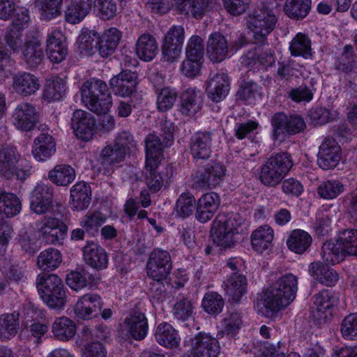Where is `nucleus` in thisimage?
Returning a JSON list of instances; mask_svg holds the SVG:
<instances>
[{
  "instance_id": "b1692460",
  "label": "nucleus",
  "mask_w": 357,
  "mask_h": 357,
  "mask_svg": "<svg viewBox=\"0 0 357 357\" xmlns=\"http://www.w3.org/2000/svg\"><path fill=\"white\" fill-rule=\"evenodd\" d=\"M13 88L22 96H28L35 93L40 88L38 79L29 73H19L13 77Z\"/></svg>"
},
{
  "instance_id": "f03ea898",
  "label": "nucleus",
  "mask_w": 357,
  "mask_h": 357,
  "mask_svg": "<svg viewBox=\"0 0 357 357\" xmlns=\"http://www.w3.org/2000/svg\"><path fill=\"white\" fill-rule=\"evenodd\" d=\"M82 101L91 112L97 114H107L112 105L109 88L104 81L91 78L81 88Z\"/></svg>"
},
{
  "instance_id": "bb28decb",
  "label": "nucleus",
  "mask_w": 357,
  "mask_h": 357,
  "mask_svg": "<svg viewBox=\"0 0 357 357\" xmlns=\"http://www.w3.org/2000/svg\"><path fill=\"white\" fill-rule=\"evenodd\" d=\"M56 151V142L47 132L40 133L33 142L32 153L38 161H45Z\"/></svg>"
},
{
  "instance_id": "ddd939ff",
  "label": "nucleus",
  "mask_w": 357,
  "mask_h": 357,
  "mask_svg": "<svg viewBox=\"0 0 357 357\" xmlns=\"http://www.w3.org/2000/svg\"><path fill=\"white\" fill-rule=\"evenodd\" d=\"M52 188L45 183H38L30 197V208L38 215L47 213L52 206Z\"/></svg>"
},
{
  "instance_id": "f3484780",
  "label": "nucleus",
  "mask_w": 357,
  "mask_h": 357,
  "mask_svg": "<svg viewBox=\"0 0 357 357\" xmlns=\"http://www.w3.org/2000/svg\"><path fill=\"white\" fill-rule=\"evenodd\" d=\"M38 114L35 107L28 102L19 104L13 114V124L20 130H31L38 121Z\"/></svg>"
},
{
  "instance_id": "1a4fd4ad",
  "label": "nucleus",
  "mask_w": 357,
  "mask_h": 357,
  "mask_svg": "<svg viewBox=\"0 0 357 357\" xmlns=\"http://www.w3.org/2000/svg\"><path fill=\"white\" fill-rule=\"evenodd\" d=\"M194 357H218L220 345L218 340L208 333L200 332L189 341Z\"/></svg>"
},
{
  "instance_id": "4d7b16f0",
  "label": "nucleus",
  "mask_w": 357,
  "mask_h": 357,
  "mask_svg": "<svg viewBox=\"0 0 357 357\" xmlns=\"http://www.w3.org/2000/svg\"><path fill=\"white\" fill-rule=\"evenodd\" d=\"M196 200L194 196L188 192L182 193L176 201L174 210L176 215L181 218L191 215L195 208Z\"/></svg>"
},
{
  "instance_id": "37998d69",
  "label": "nucleus",
  "mask_w": 357,
  "mask_h": 357,
  "mask_svg": "<svg viewBox=\"0 0 357 357\" xmlns=\"http://www.w3.org/2000/svg\"><path fill=\"white\" fill-rule=\"evenodd\" d=\"M35 4L43 20L50 21L62 14L63 0H36Z\"/></svg>"
},
{
  "instance_id": "3c124183",
  "label": "nucleus",
  "mask_w": 357,
  "mask_h": 357,
  "mask_svg": "<svg viewBox=\"0 0 357 357\" xmlns=\"http://www.w3.org/2000/svg\"><path fill=\"white\" fill-rule=\"evenodd\" d=\"M289 50L291 55L295 56H302L304 59L312 56L311 41L306 35L302 33H297L293 38Z\"/></svg>"
},
{
  "instance_id": "f704fd0d",
  "label": "nucleus",
  "mask_w": 357,
  "mask_h": 357,
  "mask_svg": "<svg viewBox=\"0 0 357 357\" xmlns=\"http://www.w3.org/2000/svg\"><path fill=\"white\" fill-rule=\"evenodd\" d=\"M212 0H175L177 10L184 15L202 18L208 10Z\"/></svg>"
},
{
  "instance_id": "7c9ffc66",
  "label": "nucleus",
  "mask_w": 357,
  "mask_h": 357,
  "mask_svg": "<svg viewBox=\"0 0 357 357\" xmlns=\"http://www.w3.org/2000/svg\"><path fill=\"white\" fill-rule=\"evenodd\" d=\"M137 56L142 61H152L158 52L156 39L149 33L141 35L135 45Z\"/></svg>"
},
{
  "instance_id": "052dcab7",
  "label": "nucleus",
  "mask_w": 357,
  "mask_h": 357,
  "mask_svg": "<svg viewBox=\"0 0 357 357\" xmlns=\"http://www.w3.org/2000/svg\"><path fill=\"white\" fill-rule=\"evenodd\" d=\"M346 255H357V230L347 229L339 237Z\"/></svg>"
},
{
  "instance_id": "0eeeda50",
  "label": "nucleus",
  "mask_w": 357,
  "mask_h": 357,
  "mask_svg": "<svg viewBox=\"0 0 357 357\" xmlns=\"http://www.w3.org/2000/svg\"><path fill=\"white\" fill-rule=\"evenodd\" d=\"M172 269L170 254L164 250L155 248L149 254L146 264L149 277L157 282L166 279Z\"/></svg>"
},
{
  "instance_id": "7ed1b4c3",
  "label": "nucleus",
  "mask_w": 357,
  "mask_h": 357,
  "mask_svg": "<svg viewBox=\"0 0 357 357\" xmlns=\"http://www.w3.org/2000/svg\"><path fill=\"white\" fill-rule=\"evenodd\" d=\"M276 22L273 10L264 3L248 17L247 26L252 32L257 45L261 46L267 43V36L274 29Z\"/></svg>"
},
{
  "instance_id": "20e7f679",
  "label": "nucleus",
  "mask_w": 357,
  "mask_h": 357,
  "mask_svg": "<svg viewBox=\"0 0 357 357\" xmlns=\"http://www.w3.org/2000/svg\"><path fill=\"white\" fill-rule=\"evenodd\" d=\"M293 166L291 155L287 152L277 153L270 157L261 167L259 180L267 186L278 185Z\"/></svg>"
},
{
  "instance_id": "a878e982",
  "label": "nucleus",
  "mask_w": 357,
  "mask_h": 357,
  "mask_svg": "<svg viewBox=\"0 0 357 357\" xmlns=\"http://www.w3.org/2000/svg\"><path fill=\"white\" fill-rule=\"evenodd\" d=\"M83 256L86 263L95 269L102 270L107 266L108 257L105 250L93 242H88L84 247Z\"/></svg>"
},
{
  "instance_id": "5701e85b",
  "label": "nucleus",
  "mask_w": 357,
  "mask_h": 357,
  "mask_svg": "<svg viewBox=\"0 0 357 357\" xmlns=\"http://www.w3.org/2000/svg\"><path fill=\"white\" fill-rule=\"evenodd\" d=\"M308 273L317 282L329 287L334 286L339 280L337 271L320 261L310 263Z\"/></svg>"
},
{
  "instance_id": "cd10ccee",
  "label": "nucleus",
  "mask_w": 357,
  "mask_h": 357,
  "mask_svg": "<svg viewBox=\"0 0 357 357\" xmlns=\"http://www.w3.org/2000/svg\"><path fill=\"white\" fill-rule=\"evenodd\" d=\"M127 153L114 144L107 145L100 152V158L102 166L105 168L104 174L109 176L113 173L112 167L122 162Z\"/></svg>"
},
{
  "instance_id": "49530a36",
  "label": "nucleus",
  "mask_w": 357,
  "mask_h": 357,
  "mask_svg": "<svg viewBox=\"0 0 357 357\" xmlns=\"http://www.w3.org/2000/svg\"><path fill=\"white\" fill-rule=\"evenodd\" d=\"M321 256L324 261L335 264L344 259L346 253L338 238L335 243L333 241L325 242L321 248Z\"/></svg>"
},
{
  "instance_id": "79ce46f5",
  "label": "nucleus",
  "mask_w": 357,
  "mask_h": 357,
  "mask_svg": "<svg viewBox=\"0 0 357 357\" xmlns=\"http://www.w3.org/2000/svg\"><path fill=\"white\" fill-rule=\"evenodd\" d=\"M91 3V0H79L72 3L65 12L66 20L70 24L79 23L89 13Z\"/></svg>"
},
{
  "instance_id": "a19ab883",
  "label": "nucleus",
  "mask_w": 357,
  "mask_h": 357,
  "mask_svg": "<svg viewBox=\"0 0 357 357\" xmlns=\"http://www.w3.org/2000/svg\"><path fill=\"white\" fill-rule=\"evenodd\" d=\"M155 336L156 341L160 345L166 347H176L180 342L177 331L167 323H162L158 325Z\"/></svg>"
},
{
  "instance_id": "09e8293b",
  "label": "nucleus",
  "mask_w": 357,
  "mask_h": 357,
  "mask_svg": "<svg viewBox=\"0 0 357 357\" xmlns=\"http://www.w3.org/2000/svg\"><path fill=\"white\" fill-rule=\"evenodd\" d=\"M22 209V203L18 197L6 192H0V213L6 217L17 215Z\"/></svg>"
},
{
  "instance_id": "f257e3e1",
  "label": "nucleus",
  "mask_w": 357,
  "mask_h": 357,
  "mask_svg": "<svg viewBox=\"0 0 357 357\" xmlns=\"http://www.w3.org/2000/svg\"><path fill=\"white\" fill-rule=\"evenodd\" d=\"M298 278L288 273L280 277L257 300L255 307L262 316L270 317L288 306L296 298Z\"/></svg>"
},
{
  "instance_id": "dca6fc26",
  "label": "nucleus",
  "mask_w": 357,
  "mask_h": 357,
  "mask_svg": "<svg viewBox=\"0 0 357 357\" xmlns=\"http://www.w3.org/2000/svg\"><path fill=\"white\" fill-rule=\"evenodd\" d=\"M137 75L130 70H123L114 76L109 81L110 87L114 95L127 97L136 91Z\"/></svg>"
},
{
  "instance_id": "6e6d98bb",
  "label": "nucleus",
  "mask_w": 357,
  "mask_h": 357,
  "mask_svg": "<svg viewBox=\"0 0 357 357\" xmlns=\"http://www.w3.org/2000/svg\"><path fill=\"white\" fill-rule=\"evenodd\" d=\"M224 304L225 302L222 296L216 292L206 293L202 303L204 311L212 315L220 313Z\"/></svg>"
},
{
  "instance_id": "e2e57ef3",
  "label": "nucleus",
  "mask_w": 357,
  "mask_h": 357,
  "mask_svg": "<svg viewBox=\"0 0 357 357\" xmlns=\"http://www.w3.org/2000/svg\"><path fill=\"white\" fill-rule=\"evenodd\" d=\"M106 221V216L99 211L88 212L82 220L81 226L88 231H97Z\"/></svg>"
},
{
  "instance_id": "de8ad7c7",
  "label": "nucleus",
  "mask_w": 357,
  "mask_h": 357,
  "mask_svg": "<svg viewBox=\"0 0 357 357\" xmlns=\"http://www.w3.org/2000/svg\"><path fill=\"white\" fill-rule=\"evenodd\" d=\"M52 333L58 340L67 341L75 335L76 326L66 317H59L52 324Z\"/></svg>"
},
{
  "instance_id": "8fccbe9b",
  "label": "nucleus",
  "mask_w": 357,
  "mask_h": 357,
  "mask_svg": "<svg viewBox=\"0 0 357 357\" xmlns=\"http://www.w3.org/2000/svg\"><path fill=\"white\" fill-rule=\"evenodd\" d=\"M311 8V0H286L284 11L289 17L303 19L307 16Z\"/></svg>"
},
{
  "instance_id": "39448f33",
  "label": "nucleus",
  "mask_w": 357,
  "mask_h": 357,
  "mask_svg": "<svg viewBox=\"0 0 357 357\" xmlns=\"http://www.w3.org/2000/svg\"><path fill=\"white\" fill-rule=\"evenodd\" d=\"M239 225L236 220L219 214L213 222L211 236L213 243L220 250L234 248L238 241Z\"/></svg>"
},
{
  "instance_id": "bf43d9fd",
  "label": "nucleus",
  "mask_w": 357,
  "mask_h": 357,
  "mask_svg": "<svg viewBox=\"0 0 357 357\" xmlns=\"http://www.w3.org/2000/svg\"><path fill=\"white\" fill-rule=\"evenodd\" d=\"M66 280L70 288L75 291H79L91 283V278L85 271H72L67 275Z\"/></svg>"
},
{
  "instance_id": "6ab92c4d",
  "label": "nucleus",
  "mask_w": 357,
  "mask_h": 357,
  "mask_svg": "<svg viewBox=\"0 0 357 357\" xmlns=\"http://www.w3.org/2000/svg\"><path fill=\"white\" fill-rule=\"evenodd\" d=\"M225 167L220 163L208 164L197 176V185L206 189L215 188L224 179Z\"/></svg>"
},
{
  "instance_id": "ea45409f",
  "label": "nucleus",
  "mask_w": 357,
  "mask_h": 357,
  "mask_svg": "<svg viewBox=\"0 0 357 357\" xmlns=\"http://www.w3.org/2000/svg\"><path fill=\"white\" fill-rule=\"evenodd\" d=\"M311 236L301 229L293 230L287 241V245L292 252L301 255L310 246Z\"/></svg>"
},
{
  "instance_id": "473e14b6",
  "label": "nucleus",
  "mask_w": 357,
  "mask_h": 357,
  "mask_svg": "<svg viewBox=\"0 0 357 357\" xmlns=\"http://www.w3.org/2000/svg\"><path fill=\"white\" fill-rule=\"evenodd\" d=\"M20 328V314L17 312L0 315V340L8 341L13 338Z\"/></svg>"
},
{
  "instance_id": "603ef678",
  "label": "nucleus",
  "mask_w": 357,
  "mask_h": 357,
  "mask_svg": "<svg viewBox=\"0 0 357 357\" xmlns=\"http://www.w3.org/2000/svg\"><path fill=\"white\" fill-rule=\"evenodd\" d=\"M66 92V82L59 77L47 80L43 90L44 98L48 101L59 100Z\"/></svg>"
},
{
  "instance_id": "58836bf2",
  "label": "nucleus",
  "mask_w": 357,
  "mask_h": 357,
  "mask_svg": "<svg viewBox=\"0 0 357 357\" xmlns=\"http://www.w3.org/2000/svg\"><path fill=\"white\" fill-rule=\"evenodd\" d=\"M273 230L268 225L259 227L251 236V243L255 250L262 252L272 246Z\"/></svg>"
},
{
  "instance_id": "2f4dec72",
  "label": "nucleus",
  "mask_w": 357,
  "mask_h": 357,
  "mask_svg": "<svg viewBox=\"0 0 357 357\" xmlns=\"http://www.w3.org/2000/svg\"><path fill=\"white\" fill-rule=\"evenodd\" d=\"M41 45V40L37 37H31L25 42L23 56L30 68H37L43 62L44 54Z\"/></svg>"
},
{
  "instance_id": "393cba45",
  "label": "nucleus",
  "mask_w": 357,
  "mask_h": 357,
  "mask_svg": "<svg viewBox=\"0 0 357 357\" xmlns=\"http://www.w3.org/2000/svg\"><path fill=\"white\" fill-rule=\"evenodd\" d=\"M202 93L194 88L184 91L181 96L180 112L185 116H193L202 108Z\"/></svg>"
},
{
  "instance_id": "72a5a7b5",
  "label": "nucleus",
  "mask_w": 357,
  "mask_h": 357,
  "mask_svg": "<svg viewBox=\"0 0 357 357\" xmlns=\"http://www.w3.org/2000/svg\"><path fill=\"white\" fill-rule=\"evenodd\" d=\"M129 328L130 335L137 340H142L145 338L148 331V321L141 312L134 311L129 317L125 319Z\"/></svg>"
},
{
  "instance_id": "412c9836",
  "label": "nucleus",
  "mask_w": 357,
  "mask_h": 357,
  "mask_svg": "<svg viewBox=\"0 0 357 357\" xmlns=\"http://www.w3.org/2000/svg\"><path fill=\"white\" fill-rule=\"evenodd\" d=\"M229 46L225 36L219 32L209 36L206 43V52L209 59L213 62H221L229 53Z\"/></svg>"
},
{
  "instance_id": "aec40b11",
  "label": "nucleus",
  "mask_w": 357,
  "mask_h": 357,
  "mask_svg": "<svg viewBox=\"0 0 357 357\" xmlns=\"http://www.w3.org/2000/svg\"><path fill=\"white\" fill-rule=\"evenodd\" d=\"M229 90L227 75L224 72L212 73L208 82L206 91L208 98L218 102L226 98Z\"/></svg>"
},
{
  "instance_id": "9b49d317",
  "label": "nucleus",
  "mask_w": 357,
  "mask_h": 357,
  "mask_svg": "<svg viewBox=\"0 0 357 357\" xmlns=\"http://www.w3.org/2000/svg\"><path fill=\"white\" fill-rule=\"evenodd\" d=\"M317 164L323 169L335 168L341 158V149L336 141L326 137L319 146Z\"/></svg>"
},
{
  "instance_id": "423d86ee",
  "label": "nucleus",
  "mask_w": 357,
  "mask_h": 357,
  "mask_svg": "<svg viewBox=\"0 0 357 357\" xmlns=\"http://www.w3.org/2000/svg\"><path fill=\"white\" fill-rule=\"evenodd\" d=\"M174 141L172 131L164 132L160 136L149 135L146 137V167L153 169L158 168L162 158L165 147L169 146Z\"/></svg>"
},
{
  "instance_id": "c03bdc74",
  "label": "nucleus",
  "mask_w": 357,
  "mask_h": 357,
  "mask_svg": "<svg viewBox=\"0 0 357 357\" xmlns=\"http://www.w3.org/2000/svg\"><path fill=\"white\" fill-rule=\"evenodd\" d=\"M62 262L59 250L50 248L42 251L38 257L37 265L43 271H50L57 268Z\"/></svg>"
},
{
  "instance_id": "2eb2a0df",
  "label": "nucleus",
  "mask_w": 357,
  "mask_h": 357,
  "mask_svg": "<svg viewBox=\"0 0 357 357\" xmlns=\"http://www.w3.org/2000/svg\"><path fill=\"white\" fill-rule=\"evenodd\" d=\"M338 303L335 294L328 290H324L314 296V304L316 310L313 311V317L318 321L319 324L326 322L328 316L331 315V309Z\"/></svg>"
},
{
  "instance_id": "69168bd1",
  "label": "nucleus",
  "mask_w": 357,
  "mask_h": 357,
  "mask_svg": "<svg viewBox=\"0 0 357 357\" xmlns=\"http://www.w3.org/2000/svg\"><path fill=\"white\" fill-rule=\"evenodd\" d=\"M94 8L102 20H109L114 17L117 9L114 0H95Z\"/></svg>"
},
{
  "instance_id": "4be33fe9",
  "label": "nucleus",
  "mask_w": 357,
  "mask_h": 357,
  "mask_svg": "<svg viewBox=\"0 0 357 357\" xmlns=\"http://www.w3.org/2000/svg\"><path fill=\"white\" fill-rule=\"evenodd\" d=\"M220 204L219 195L215 192L206 193L198 200L196 218L201 222L211 220Z\"/></svg>"
},
{
  "instance_id": "c9c22d12",
  "label": "nucleus",
  "mask_w": 357,
  "mask_h": 357,
  "mask_svg": "<svg viewBox=\"0 0 357 357\" xmlns=\"http://www.w3.org/2000/svg\"><path fill=\"white\" fill-rule=\"evenodd\" d=\"M121 38V33L116 28L105 31L99 36L98 51L102 57L111 55L117 47Z\"/></svg>"
},
{
  "instance_id": "9d476101",
  "label": "nucleus",
  "mask_w": 357,
  "mask_h": 357,
  "mask_svg": "<svg viewBox=\"0 0 357 357\" xmlns=\"http://www.w3.org/2000/svg\"><path fill=\"white\" fill-rule=\"evenodd\" d=\"M183 40L184 29L181 26H172L164 38L162 46L163 57L167 61L173 62L180 55Z\"/></svg>"
},
{
  "instance_id": "f8f14e48",
  "label": "nucleus",
  "mask_w": 357,
  "mask_h": 357,
  "mask_svg": "<svg viewBox=\"0 0 357 357\" xmlns=\"http://www.w3.org/2000/svg\"><path fill=\"white\" fill-rule=\"evenodd\" d=\"M71 127L77 138L89 141L94 133L96 120L90 113L77 109L71 118Z\"/></svg>"
},
{
  "instance_id": "4c0bfd02",
  "label": "nucleus",
  "mask_w": 357,
  "mask_h": 357,
  "mask_svg": "<svg viewBox=\"0 0 357 357\" xmlns=\"http://www.w3.org/2000/svg\"><path fill=\"white\" fill-rule=\"evenodd\" d=\"M36 284L40 296L64 288L63 281L59 276L47 273L38 275Z\"/></svg>"
},
{
  "instance_id": "864d4df0",
  "label": "nucleus",
  "mask_w": 357,
  "mask_h": 357,
  "mask_svg": "<svg viewBox=\"0 0 357 357\" xmlns=\"http://www.w3.org/2000/svg\"><path fill=\"white\" fill-rule=\"evenodd\" d=\"M157 108L160 112H167L174 105L178 97V93L175 89L167 86L161 89L156 88Z\"/></svg>"
},
{
  "instance_id": "13d9d810",
  "label": "nucleus",
  "mask_w": 357,
  "mask_h": 357,
  "mask_svg": "<svg viewBox=\"0 0 357 357\" xmlns=\"http://www.w3.org/2000/svg\"><path fill=\"white\" fill-rule=\"evenodd\" d=\"M343 184L337 180H328L320 184L317 189L319 195L325 199H333L344 191Z\"/></svg>"
},
{
  "instance_id": "0e129e2a",
  "label": "nucleus",
  "mask_w": 357,
  "mask_h": 357,
  "mask_svg": "<svg viewBox=\"0 0 357 357\" xmlns=\"http://www.w3.org/2000/svg\"><path fill=\"white\" fill-rule=\"evenodd\" d=\"M273 127L272 137L278 140L281 135L287 133L288 116L283 112L274 114L271 119Z\"/></svg>"
},
{
  "instance_id": "5fc2aeb1",
  "label": "nucleus",
  "mask_w": 357,
  "mask_h": 357,
  "mask_svg": "<svg viewBox=\"0 0 357 357\" xmlns=\"http://www.w3.org/2000/svg\"><path fill=\"white\" fill-rule=\"evenodd\" d=\"M99 34L95 31L83 32L79 38V50L85 55H91L98 50Z\"/></svg>"
},
{
  "instance_id": "a211bd4d",
  "label": "nucleus",
  "mask_w": 357,
  "mask_h": 357,
  "mask_svg": "<svg viewBox=\"0 0 357 357\" xmlns=\"http://www.w3.org/2000/svg\"><path fill=\"white\" fill-rule=\"evenodd\" d=\"M46 47L48 58L54 63L61 62L68 54L65 37L59 30H54L48 33Z\"/></svg>"
},
{
  "instance_id": "680f3d73",
  "label": "nucleus",
  "mask_w": 357,
  "mask_h": 357,
  "mask_svg": "<svg viewBox=\"0 0 357 357\" xmlns=\"http://www.w3.org/2000/svg\"><path fill=\"white\" fill-rule=\"evenodd\" d=\"M204 45L202 38L199 36H192L188 42L186 57L204 61Z\"/></svg>"
},
{
  "instance_id": "774afa93",
  "label": "nucleus",
  "mask_w": 357,
  "mask_h": 357,
  "mask_svg": "<svg viewBox=\"0 0 357 357\" xmlns=\"http://www.w3.org/2000/svg\"><path fill=\"white\" fill-rule=\"evenodd\" d=\"M341 332L344 338H357V313L350 314L344 319Z\"/></svg>"
},
{
  "instance_id": "a18cd8bd",
  "label": "nucleus",
  "mask_w": 357,
  "mask_h": 357,
  "mask_svg": "<svg viewBox=\"0 0 357 357\" xmlns=\"http://www.w3.org/2000/svg\"><path fill=\"white\" fill-rule=\"evenodd\" d=\"M75 177V169L68 165H57L48 173L50 180L56 185L66 186Z\"/></svg>"
},
{
  "instance_id": "c756f323",
  "label": "nucleus",
  "mask_w": 357,
  "mask_h": 357,
  "mask_svg": "<svg viewBox=\"0 0 357 357\" xmlns=\"http://www.w3.org/2000/svg\"><path fill=\"white\" fill-rule=\"evenodd\" d=\"M247 286L245 276L234 273L225 282V291L230 301L238 303L246 293Z\"/></svg>"
},
{
  "instance_id": "6e6552de",
  "label": "nucleus",
  "mask_w": 357,
  "mask_h": 357,
  "mask_svg": "<svg viewBox=\"0 0 357 357\" xmlns=\"http://www.w3.org/2000/svg\"><path fill=\"white\" fill-rule=\"evenodd\" d=\"M39 236L48 244L61 245L68 231L67 225L61 220L45 216L36 223Z\"/></svg>"
},
{
  "instance_id": "4468645a",
  "label": "nucleus",
  "mask_w": 357,
  "mask_h": 357,
  "mask_svg": "<svg viewBox=\"0 0 357 357\" xmlns=\"http://www.w3.org/2000/svg\"><path fill=\"white\" fill-rule=\"evenodd\" d=\"M213 133L211 131H198L190 138V152L195 161L206 160L211 153Z\"/></svg>"
},
{
  "instance_id": "338daca9",
  "label": "nucleus",
  "mask_w": 357,
  "mask_h": 357,
  "mask_svg": "<svg viewBox=\"0 0 357 357\" xmlns=\"http://www.w3.org/2000/svg\"><path fill=\"white\" fill-rule=\"evenodd\" d=\"M308 117L314 125H322L335 119L337 113L332 114L324 107H314L309 111Z\"/></svg>"
},
{
  "instance_id": "e433bc0d",
  "label": "nucleus",
  "mask_w": 357,
  "mask_h": 357,
  "mask_svg": "<svg viewBox=\"0 0 357 357\" xmlns=\"http://www.w3.org/2000/svg\"><path fill=\"white\" fill-rule=\"evenodd\" d=\"M72 205L77 211H83L88 208L91 203V189L84 182H79L70 190Z\"/></svg>"
},
{
  "instance_id": "c85d7f7f",
  "label": "nucleus",
  "mask_w": 357,
  "mask_h": 357,
  "mask_svg": "<svg viewBox=\"0 0 357 357\" xmlns=\"http://www.w3.org/2000/svg\"><path fill=\"white\" fill-rule=\"evenodd\" d=\"M20 155L15 148L3 146L0 149V176L7 179L15 176Z\"/></svg>"
}]
</instances>
